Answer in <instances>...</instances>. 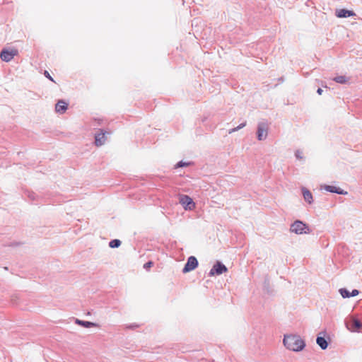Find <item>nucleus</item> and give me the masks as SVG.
Wrapping results in <instances>:
<instances>
[{
    "mask_svg": "<svg viewBox=\"0 0 362 362\" xmlns=\"http://www.w3.org/2000/svg\"><path fill=\"white\" fill-rule=\"evenodd\" d=\"M284 344L288 349L293 351H301L305 346L304 341L296 335L285 336Z\"/></svg>",
    "mask_w": 362,
    "mask_h": 362,
    "instance_id": "nucleus-1",
    "label": "nucleus"
},
{
    "mask_svg": "<svg viewBox=\"0 0 362 362\" xmlns=\"http://www.w3.org/2000/svg\"><path fill=\"white\" fill-rule=\"evenodd\" d=\"M290 230L292 233H295L296 234H306L310 232L308 227L305 223L300 221H295L291 226Z\"/></svg>",
    "mask_w": 362,
    "mask_h": 362,
    "instance_id": "nucleus-2",
    "label": "nucleus"
},
{
    "mask_svg": "<svg viewBox=\"0 0 362 362\" xmlns=\"http://www.w3.org/2000/svg\"><path fill=\"white\" fill-rule=\"evenodd\" d=\"M179 202L182 205L185 210L192 211L196 207L195 203L188 195L181 194L179 196Z\"/></svg>",
    "mask_w": 362,
    "mask_h": 362,
    "instance_id": "nucleus-3",
    "label": "nucleus"
},
{
    "mask_svg": "<svg viewBox=\"0 0 362 362\" xmlns=\"http://www.w3.org/2000/svg\"><path fill=\"white\" fill-rule=\"evenodd\" d=\"M17 54L18 50L16 49H6L1 51L0 57L3 61L8 62Z\"/></svg>",
    "mask_w": 362,
    "mask_h": 362,
    "instance_id": "nucleus-4",
    "label": "nucleus"
},
{
    "mask_svg": "<svg viewBox=\"0 0 362 362\" xmlns=\"http://www.w3.org/2000/svg\"><path fill=\"white\" fill-rule=\"evenodd\" d=\"M346 325L349 330L355 332L362 327L361 322L356 317H351L346 321Z\"/></svg>",
    "mask_w": 362,
    "mask_h": 362,
    "instance_id": "nucleus-5",
    "label": "nucleus"
},
{
    "mask_svg": "<svg viewBox=\"0 0 362 362\" xmlns=\"http://www.w3.org/2000/svg\"><path fill=\"white\" fill-rule=\"evenodd\" d=\"M198 266V261L195 257L191 256L188 258L187 262L183 268V273H187L194 270Z\"/></svg>",
    "mask_w": 362,
    "mask_h": 362,
    "instance_id": "nucleus-6",
    "label": "nucleus"
},
{
    "mask_svg": "<svg viewBox=\"0 0 362 362\" xmlns=\"http://www.w3.org/2000/svg\"><path fill=\"white\" fill-rule=\"evenodd\" d=\"M228 271L227 267L219 262H217L211 269L209 274L210 276L220 275Z\"/></svg>",
    "mask_w": 362,
    "mask_h": 362,
    "instance_id": "nucleus-7",
    "label": "nucleus"
},
{
    "mask_svg": "<svg viewBox=\"0 0 362 362\" xmlns=\"http://www.w3.org/2000/svg\"><path fill=\"white\" fill-rule=\"evenodd\" d=\"M268 133V127L265 123H261L258 126L257 138L259 140H264L267 138Z\"/></svg>",
    "mask_w": 362,
    "mask_h": 362,
    "instance_id": "nucleus-8",
    "label": "nucleus"
},
{
    "mask_svg": "<svg viewBox=\"0 0 362 362\" xmlns=\"http://www.w3.org/2000/svg\"><path fill=\"white\" fill-rule=\"evenodd\" d=\"M68 108V103L61 100L55 105V111L59 114H64Z\"/></svg>",
    "mask_w": 362,
    "mask_h": 362,
    "instance_id": "nucleus-9",
    "label": "nucleus"
},
{
    "mask_svg": "<svg viewBox=\"0 0 362 362\" xmlns=\"http://www.w3.org/2000/svg\"><path fill=\"white\" fill-rule=\"evenodd\" d=\"M107 133L105 132L100 131V133L95 135V145L98 146H102L105 144L106 140V134Z\"/></svg>",
    "mask_w": 362,
    "mask_h": 362,
    "instance_id": "nucleus-10",
    "label": "nucleus"
},
{
    "mask_svg": "<svg viewBox=\"0 0 362 362\" xmlns=\"http://www.w3.org/2000/svg\"><path fill=\"white\" fill-rule=\"evenodd\" d=\"M336 15L338 18H346L349 16H353L355 13L352 11H349L346 9H340L337 11Z\"/></svg>",
    "mask_w": 362,
    "mask_h": 362,
    "instance_id": "nucleus-11",
    "label": "nucleus"
},
{
    "mask_svg": "<svg viewBox=\"0 0 362 362\" xmlns=\"http://www.w3.org/2000/svg\"><path fill=\"white\" fill-rule=\"evenodd\" d=\"M327 191L330 192H334L339 194H346V192H344L342 189H341L339 187H337L335 186L332 185H325L324 187Z\"/></svg>",
    "mask_w": 362,
    "mask_h": 362,
    "instance_id": "nucleus-12",
    "label": "nucleus"
},
{
    "mask_svg": "<svg viewBox=\"0 0 362 362\" xmlns=\"http://www.w3.org/2000/svg\"><path fill=\"white\" fill-rule=\"evenodd\" d=\"M302 192H303V195L304 199L308 203L311 204L313 202V195H312L311 192L305 188H303Z\"/></svg>",
    "mask_w": 362,
    "mask_h": 362,
    "instance_id": "nucleus-13",
    "label": "nucleus"
},
{
    "mask_svg": "<svg viewBox=\"0 0 362 362\" xmlns=\"http://www.w3.org/2000/svg\"><path fill=\"white\" fill-rule=\"evenodd\" d=\"M316 341H317V344L320 346V348L322 349H327V347L328 346V344H327L326 339L324 337H318L317 338Z\"/></svg>",
    "mask_w": 362,
    "mask_h": 362,
    "instance_id": "nucleus-14",
    "label": "nucleus"
},
{
    "mask_svg": "<svg viewBox=\"0 0 362 362\" xmlns=\"http://www.w3.org/2000/svg\"><path fill=\"white\" fill-rule=\"evenodd\" d=\"M76 323L78 325H82L84 327H87V328L96 326V324H95L93 322H88V321H82L80 320H76Z\"/></svg>",
    "mask_w": 362,
    "mask_h": 362,
    "instance_id": "nucleus-15",
    "label": "nucleus"
},
{
    "mask_svg": "<svg viewBox=\"0 0 362 362\" xmlns=\"http://www.w3.org/2000/svg\"><path fill=\"white\" fill-rule=\"evenodd\" d=\"M334 81L339 83H346L348 81V78L344 76H339L334 78Z\"/></svg>",
    "mask_w": 362,
    "mask_h": 362,
    "instance_id": "nucleus-16",
    "label": "nucleus"
},
{
    "mask_svg": "<svg viewBox=\"0 0 362 362\" xmlns=\"http://www.w3.org/2000/svg\"><path fill=\"white\" fill-rule=\"evenodd\" d=\"M120 245H121V241L117 239L112 240L109 243V246L112 248L118 247Z\"/></svg>",
    "mask_w": 362,
    "mask_h": 362,
    "instance_id": "nucleus-17",
    "label": "nucleus"
},
{
    "mask_svg": "<svg viewBox=\"0 0 362 362\" xmlns=\"http://www.w3.org/2000/svg\"><path fill=\"white\" fill-rule=\"evenodd\" d=\"M339 293L343 298H350L351 293L346 288L339 289Z\"/></svg>",
    "mask_w": 362,
    "mask_h": 362,
    "instance_id": "nucleus-18",
    "label": "nucleus"
},
{
    "mask_svg": "<svg viewBox=\"0 0 362 362\" xmlns=\"http://www.w3.org/2000/svg\"><path fill=\"white\" fill-rule=\"evenodd\" d=\"M246 125V122H244V123H242L241 124H240L238 127H237L236 128H234L231 130L229 131V133L231 134L243 127H244Z\"/></svg>",
    "mask_w": 362,
    "mask_h": 362,
    "instance_id": "nucleus-19",
    "label": "nucleus"
},
{
    "mask_svg": "<svg viewBox=\"0 0 362 362\" xmlns=\"http://www.w3.org/2000/svg\"><path fill=\"white\" fill-rule=\"evenodd\" d=\"M295 155L298 159H302L303 158V152L300 151V150H297L295 153Z\"/></svg>",
    "mask_w": 362,
    "mask_h": 362,
    "instance_id": "nucleus-20",
    "label": "nucleus"
},
{
    "mask_svg": "<svg viewBox=\"0 0 362 362\" xmlns=\"http://www.w3.org/2000/svg\"><path fill=\"white\" fill-rule=\"evenodd\" d=\"M153 265V262L149 261V262H146V263L144 265V267L146 269H150Z\"/></svg>",
    "mask_w": 362,
    "mask_h": 362,
    "instance_id": "nucleus-21",
    "label": "nucleus"
},
{
    "mask_svg": "<svg viewBox=\"0 0 362 362\" xmlns=\"http://www.w3.org/2000/svg\"><path fill=\"white\" fill-rule=\"evenodd\" d=\"M358 293H359V291H358L357 289H354V290L351 291V294H350V297H351V296H357Z\"/></svg>",
    "mask_w": 362,
    "mask_h": 362,
    "instance_id": "nucleus-22",
    "label": "nucleus"
},
{
    "mask_svg": "<svg viewBox=\"0 0 362 362\" xmlns=\"http://www.w3.org/2000/svg\"><path fill=\"white\" fill-rule=\"evenodd\" d=\"M45 76L48 78L49 79H50L51 81H53V78L51 77V76L49 75V74L48 73L47 71H45Z\"/></svg>",
    "mask_w": 362,
    "mask_h": 362,
    "instance_id": "nucleus-23",
    "label": "nucleus"
},
{
    "mask_svg": "<svg viewBox=\"0 0 362 362\" xmlns=\"http://www.w3.org/2000/svg\"><path fill=\"white\" fill-rule=\"evenodd\" d=\"M177 167H183V166L186 165V164L182 162H180L177 163Z\"/></svg>",
    "mask_w": 362,
    "mask_h": 362,
    "instance_id": "nucleus-24",
    "label": "nucleus"
},
{
    "mask_svg": "<svg viewBox=\"0 0 362 362\" xmlns=\"http://www.w3.org/2000/svg\"><path fill=\"white\" fill-rule=\"evenodd\" d=\"M317 93H318L319 95H321V94H322V90L321 88H318V89H317Z\"/></svg>",
    "mask_w": 362,
    "mask_h": 362,
    "instance_id": "nucleus-25",
    "label": "nucleus"
}]
</instances>
